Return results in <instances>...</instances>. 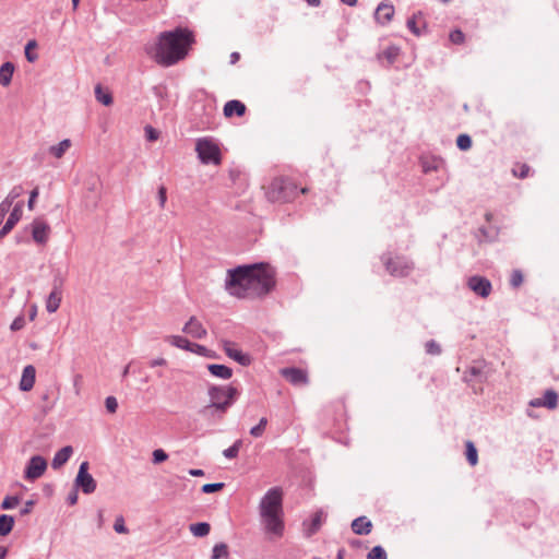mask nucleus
I'll list each match as a JSON object with an SVG mask.
<instances>
[{"label":"nucleus","mask_w":559,"mask_h":559,"mask_svg":"<svg viewBox=\"0 0 559 559\" xmlns=\"http://www.w3.org/2000/svg\"><path fill=\"white\" fill-rule=\"evenodd\" d=\"M73 450L70 445L63 447L60 449L52 459V467L59 468L64 463H67L72 454Z\"/></svg>","instance_id":"27"},{"label":"nucleus","mask_w":559,"mask_h":559,"mask_svg":"<svg viewBox=\"0 0 559 559\" xmlns=\"http://www.w3.org/2000/svg\"><path fill=\"white\" fill-rule=\"evenodd\" d=\"M283 497L281 491H269L262 499L260 504L261 518L272 515H284Z\"/></svg>","instance_id":"6"},{"label":"nucleus","mask_w":559,"mask_h":559,"mask_svg":"<svg viewBox=\"0 0 559 559\" xmlns=\"http://www.w3.org/2000/svg\"><path fill=\"white\" fill-rule=\"evenodd\" d=\"M153 456V463L159 464L165 462L168 459V454L163 449H156L152 453Z\"/></svg>","instance_id":"41"},{"label":"nucleus","mask_w":559,"mask_h":559,"mask_svg":"<svg viewBox=\"0 0 559 559\" xmlns=\"http://www.w3.org/2000/svg\"><path fill=\"white\" fill-rule=\"evenodd\" d=\"M224 484L223 483H213V484H205L201 487V489H223Z\"/></svg>","instance_id":"54"},{"label":"nucleus","mask_w":559,"mask_h":559,"mask_svg":"<svg viewBox=\"0 0 559 559\" xmlns=\"http://www.w3.org/2000/svg\"><path fill=\"white\" fill-rule=\"evenodd\" d=\"M210 403L200 413L203 416L223 418L227 409L234 404L238 390L233 385H211L207 390Z\"/></svg>","instance_id":"3"},{"label":"nucleus","mask_w":559,"mask_h":559,"mask_svg":"<svg viewBox=\"0 0 559 559\" xmlns=\"http://www.w3.org/2000/svg\"><path fill=\"white\" fill-rule=\"evenodd\" d=\"M522 282H523L522 272L520 270L513 271L511 274V277H510L511 286L514 288H518L521 286Z\"/></svg>","instance_id":"42"},{"label":"nucleus","mask_w":559,"mask_h":559,"mask_svg":"<svg viewBox=\"0 0 559 559\" xmlns=\"http://www.w3.org/2000/svg\"><path fill=\"white\" fill-rule=\"evenodd\" d=\"M281 374L295 385L308 383L307 372L299 368H284L281 370Z\"/></svg>","instance_id":"16"},{"label":"nucleus","mask_w":559,"mask_h":559,"mask_svg":"<svg viewBox=\"0 0 559 559\" xmlns=\"http://www.w3.org/2000/svg\"><path fill=\"white\" fill-rule=\"evenodd\" d=\"M267 425V419L262 417L259 424L251 428L250 435L254 438H259L264 433L265 427Z\"/></svg>","instance_id":"35"},{"label":"nucleus","mask_w":559,"mask_h":559,"mask_svg":"<svg viewBox=\"0 0 559 559\" xmlns=\"http://www.w3.org/2000/svg\"><path fill=\"white\" fill-rule=\"evenodd\" d=\"M261 519L269 540H276L284 535V515H272Z\"/></svg>","instance_id":"7"},{"label":"nucleus","mask_w":559,"mask_h":559,"mask_svg":"<svg viewBox=\"0 0 559 559\" xmlns=\"http://www.w3.org/2000/svg\"><path fill=\"white\" fill-rule=\"evenodd\" d=\"M75 484L78 487H82L83 489H95V480L88 473V462L85 461L81 463L75 478Z\"/></svg>","instance_id":"15"},{"label":"nucleus","mask_w":559,"mask_h":559,"mask_svg":"<svg viewBox=\"0 0 559 559\" xmlns=\"http://www.w3.org/2000/svg\"><path fill=\"white\" fill-rule=\"evenodd\" d=\"M456 145L460 150L466 151L472 146V140L467 134H460L456 139Z\"/></svg>","instance_id":"39"},{"label":"nucleus","mask_w":559,"mask_h":559,"mask_svg":"<svg viewBox=\"0 0 559 559\" xmlns=\"http://www.w3.org/2000/svg\"><path fill=\"white\" fill-rule=\"evenodd\" d=\"M468 288L481 298H487L492 290V286L489 280L484 276L474 275L467 280Z\"/></svg>","instance_id":"10"},{"label":"nucleus","mask_w":559,"mask_h":559,"mask_svg":"<svg viewBox=\"0 0 559 559\" xmlns=\"http://www.w3.org/2000/svg\"><path fill=\"white\" fill-rule=\"evenodd\" d=\"M490 371L489 366L485 361H475L467 368L464 378L472 384L481 383L489 379Z\"/></svg>","instance_id":"8"},{"label":"nucleus","mask_w":559,"mask_h":559,"mask_svg":"<svg viewBox=\"0 0 559 559\" xmlns=\"http://www.w3.org/2000/svg\"><path fill=\"white\" fill-rule=\"evenodd\" d=\"M512 173L515 177L524 178V165H519L518 167L513 168Z\"/></svg>","instance_id":"55"},{"label":"nucleus","mask_w":559,"mask_h":559,"mask_svg":"<svg viewBox=\"0 0 559 559\" xmlns=\"http://www.w3.org/2000/svg\"><path fill=\"white\" fill-rule=\"evenodd\" d=\"M189 352L201 355V356H205V357H211V358L214 357V355L212 354V352L210 349H207L205 346L199 345L197 343H191V347H190Z\"/></svg>","instance_id":"36"},{"label":"nucleus","mask_w":559,"mask_h":559,"mask_svg":"<svg viewBox=\"0 0 559 559\" xmlns=\"http://www.w3.org/2000/svg\"><path fill=\"white\" fill-rule=\"evenodd\" d=\"M532 407L544 406L548 409H555L558 405V394L554 390H547L543 399H534L530 401Z\"/></svg>","instance_id":"18"},{"label":"nucleus","mask_w":559,"mask_h":559,"mask_svg":"<svg viewBox=\"0 0 559 559\" xmlns=\"http://www.w3.org/2000/svg\"><path fill=\"white\" fill-rule=\"evenodd\" d=\"M19 502H20V500L17 497L8 496L2 502V508L3 509H12V508L16 507L19 504Z\"/></svg>","instance_id":"43"},{"label":"nucleus","mask_w":559,"mask_h":559,"mask_svg":"<svg viewBox=\"0 0 559 559\" xmlns=\"http://www.w3.org/2000/svg\"><path fill=\"white\" fill-rule=\"evenodd\" d=\"M14 71H15V67L12 62H10V61L4 62L0 67V85L9 86L12 81Z\"/></svg>","instance_id":"25"},{"label":"nucleus","mask_w":559,"mask_h":559,"mask_svg":"<svg viewBox=\"0 0 559 559\" xmlns=\"http://www.w3.org/2000/svg\"><path fill=\"white\" fill-rule=\"evenodd\" d=\"M96 99L105 106H109L112 104L111 94L107 91H104L100 85L95 87Z\"/></svg>","instance_id":"32"},{"label":"nucleus","mask_w":559,"mask_h":559,"mask_svg":"<svg viewBox=\"0 0 559 559\" xmlns=\"http://www.w3.org/2000/svg\"><path fill=\"white\" fill-rule=\"evenodd\" d=\"M394 7L390 3H380L374 12V19L380 24H388L394 15Z\"/></svg>","instance_id":"20"},{"label":"nucleus","mask_w":559,"mask_h":559,"mask_svg":"<svg viewBox=\"0 0 559 559\" xmlns=\"http://www.w3.org/2000/svg\"><path fill=\"white\" fill-rule=\"evenodd\" d=\"M165 341L168 344H170L171 346H175L177 348L185 349L188 352L191 347V342L188 338L180 336V335H168V336H166Z\"/></svg>","instance_id":"28"},{"label":"nucleus","mask_w":559,"mask_h":559,"mask_svg":"<svg viewBox=\"0 0 559 559\" xmlns=\"http://www.w3.org/2000/svg\"><path fill=\"white\" fill-rule=\"evenodd\" d=\"M150 367L151 368H154V367H157V366H166L167 365V360L163 357H158V358H155V359H152L150 362H148Z\"/></svg>","instance_id":"52"},{"label":"nucleus","mask_w":559,"mask_h":559,"mask_svg":"<svg viewBox=\"0 0 559 559\" xmlns=\"http://www.w3.org/2000/svg\"><path fill=\"white\" fill-rule=\"evenodd\" d=\"M61 300H62V294H61V290L58 289V288H55L50 294L49 296L47 297L46 299V302H45V306H46V310L49 312V313H53L56 312L60 305H61Z\"/></svg>","instance_id":"23"},{"label":"nucleus","mask_w":559,"mask_h":559,"mask_svg":"<svg viewBox=\"0 0 559 559\" xmlns=\"http://www.w3.org/2000/svg\"><path fill=\"white\" fill-rule=\"evenodd\" d=\"M189 474L191 476H202L204 474V472L202 469H190Z\"/></svg>","instance_id":"57"},{"label":"nucleus","mask_w":559,"mask_h":559,"mask_svg":"<svg viewBox=\"0 0 559 559\" xmlns=\"http://www.w3.org/2000/svg\"><path fill=\"white\" fill-rule=\"evenodd\" d=\"M37 44L35 40H29L25 46V57L27 61L35 62L38 59V55L34 52Z\"/></svg>","instance_id":"34"},{"label":"nucleus","mask_w":559,"mask_h":559,"mask_svg":"<svg viewBox=\"0 0 559 559\" xmlns=\"http://www.w3.org/2000/svg\"><path fill=\"white\" fill-rule=\"evenodd\" d=\"M426 350L430 355H438L441 353L439 344H437L435 341H429L426 343Z\"/></svg>","instance_id":"45"},{"label":"nucleus","mask_w":559,"mask_h":559,"mask_svg":"<svg viewBox=\"0 0 559 559\" xmlns=\"http://www.w3.org/2000/svg\"><path fill=\"white\" fill-rule=\"evenodd\" d=\"M195 152L202 164L219 165L222 153L218 143L212 138H200L195 143Z\"/></svg>","instance_id":"5"},{"label":"nucleus","mask_w":559,"mask_h":559,"mask_svg":"<svg viewBox=\"0 0 559 559\" xmlns=\"http://www.w3.org/2000/svg\"><path fill=\"white\" fill-rule=\"evenodd\" d=\"M421 20V14L418 13V14H414L411 19H408L407 21V27L409 28V31L412 33H414L415 35H420V29L417 25L418 21Z\"/></svg>","instance_id":"38"},{"label":"nucleus","mask_w":559,"mask_h":559,"mask_svg":"<svg viewBox=\"0 0 559 559\" xmlns=\"http://www.w3.org/2000/svg\"><path fill=\"white\" fill-rule=\"evenodd\" d=\"M72 142L70 139H64L58 144L51 145L48 148V154L55 157L56 159H60L64 156L68 150L71 147Z\"/></svg>","instance_id":"24"},{"label":"nucleus","mask_w":559,"mask_h":559,"mask_svg":"<svg viewBox=\"0 0 559 559\" xmlns=\"http://www.w3.org/2000/svg\"><path fill=\"white\" fill-rule=\"evenodd\" d=\"M274 271L264 264L242 265L227 272L226 290L237 298L260 297L274 287Z\"/></svg>","instance_id":"1"},{"label":"nucleus","mask_w":559,"mask_h":559,"mask_svg":"<svg viewBox=\"0 0 559 559\" xmlns=\"http://www.w3.org/2000/svg\"><path fill=\"white\" fill-rule=\"evenodd\" d=\"M465 449L466 460L472 466H475L478 463V453L475 444L472 441H466Z\"/></svg>","instance_id":"29"},{"label":"nucleus","mask_w":559,"mask_h":559,"mask_svg":"<svg viewBox=\"0 0 559 559\" xmlns=\"http://www.w3.org/2000/svg\"><path fill=\"white\" fill-rule=\"evenodd\" d=\"M145 133L148 141H156L158 139L157 131L150 126L145 128Z\"/></svg>","instance_id":"50"},{"label":"nucleus","mask_w":559,"mask_h":559,"mask_svg":"<svg viewBox=\"0 0 559 559\" xmlns=\"http://www.w3.org/2000/svg\"><path fill=\"white\" fill-rule=\"evenodd\" d=\"M158 200H159L160 207H164L165 203H166V200H167L165 187H160L159 188V190H158Z\"/></svg>","instance_id":"51"},{"label":"nucleus","mask_w":559,"mask_h":559,"mask_svg":"<svg viewBox=\"0 0 559 559\" xmlns=\"http://www.w3.org/2000/svg\"><path fill=\"white\" fill-rule=\"evenodd\" d=\"M210 524L205 522L190 525V531L194 536L202 537L210 533Z\"/></svg>","instance_id":"33"},{"label":"nucleus","mask_w":559,"mask_h":559,"mask_svg":"<svg viewBox=\"0 0 559 559\" xmlns=\"http://www.w3.org/2000/svg\"><path fill=\"white\" fill-rule=\"evenodd\" d=\"M207 369L212 376L224 379V380H228L233 376L231 368H229L225 365L212 364V365L207 366Z\"/></svg>","instance_id":"26"},{"label":"nucleus","mask_w":559,"mask_h":559,"mask_svg":"<svg viewBox=\"0 0 559 559\" xmlns=\"http://www.w3.org/2000/svg\"><path fill=\"white\" fill-rule=\"evenodd\" d=\"M272 202H289L298 195V189L294 181L286 178H275L266 192Z\"/></svg>","instance_id":"4"},{"label":"nucleus","mask_w":559,"mask_h":559,"mask_svg":"<svg viewBox=\"0 0 559 559\" xmlns=\"http://www.w3.org/2000/svg\"><path fill=\"white\" fill-rule=\"evenodd\" d=\"M228 556V548L225 544H217L213 548L212 559L226 558Z\"/></svg>","instance_id":"37"},{"label":"nucleus","mask_w":559,"mask_h":559,"mask_svg":"<svg viewBox=\"0 0 559 559\" xmlns=\"http://www.w3.org/2000/svg\"><path fill=\"white\" fill-rule=\"evenodd\" d=\"M105 405H106L107 411L111 414L116 413V411L118 408V402H117L116 397H114V396L106 397Z\"/></svg>","instance_id":"44"},{"label":"nucleus","mask_w":559,"mask_h":559,"mask_svg":"<svg viewBox=\"0 0 559 559\" xmlns=\"http://www.w3.org/2000/svg\"><path fill=\"white\" fill-rule=\"evenodd\" d=\"M245 112H246L245 104L239 100H236V99L227 102L224 106V116L226 118H230L234 115L241 117L245 115Z\"/></svg>","instance_id":"21"},{"label":"nucleus","mask_w":559,"mask_h":559,"mask_svg":"<svg viewBox=\"0 0 559 559\" xmlns=\"http://www.w3.org/2000/svg\"><path fill=\"white\" fill-rule=\"evenodd\" d=\"M311 7H318L320 4V0H305Z\"/></svg>","instance_id":"58"},{"label":"nucleus","mask_w":559,"mask_h":559,"mask_svg":"<svg viewBox=\"0 0 559 559\" xmlns=\"http://www.w3.org/2000/svg\"><path fill=\"white\" fill-rule=\"evenodd\" d=\"M76 501H78V495H76V492H72V493H70V495H69V497H68V502H69V504H70V506H73V504H75V503H76Z\"/></svg>","instance_id":"56"},{"label":"nucleus","mask_w":559,"mask_h":559,"mask_svg":"<svg viewBox=\"0 0 559 559\" xmlns=\"http://www.w3.org/2000/svg\"><path fill=\"white\" fill-rule=\"evenodd\" d=\"M50 227L43 219H35L32 223V237L35 242L45 245L49 239Z\"/></svg>","instance_id":"13"},{"label":"nucleus","mask_w":559,"mask_h":559,"mask_svg":"<svg viewBox=\"0 0 559 559\" xmlns=\"http://www.w3.org/2000/svg\"><path fill=\"white\" fill-rule=\"evenodd\" d=\"M238 451H239V443H235L234 445L229 447L228 449H226L224 451V455L225 457L227 459H234L237 456L238 454Z\"/></svg>","instance_id":"49"},{"label":"nucleus","mask_w":559,"mask_h":559,"mask_svg":"<svg viewBox=\"0 0 559 559\" xmlns=\"http://www.w3.org/2000/svg\"><path fill=\"white\" fill-rule=\"evenodd\" d=\"M322 524V512H316L312 516L310 524L306 528L308 536L313 535Z\"/></svg>","instance_id":"31"},{"label":"nucleus","mask_w":559,"mask_h":559,"mask_svg":"<svg viewBox=\"0 0 559 559\" xmlns=\"http://www.w3.org/2000/svg\"><path fill=\"white\" fill-rule=\"evenodd\" d=\"M23 214V203L20 202L15 204L12 212L9 215V218L7 219L5 224L3 225L2 229L0 230V238L4 237L7 234H9L13 227L16 225V223L21 219Z\"/></svg>","instance_id":"17"},{"label":"nucleus","mask_w":559,"mask_h":559,"mask_svg":"<svg viewBox=\"0 0 559 559\" xmlns=\"http://www.w3.org/2000/svg\"><path fill=\"white\" fill-rule=\"evenodd\" d=\"M450 40L453 44H462L464 41V34L460 29L450 33Z\"/></svg>","instance_id":"47"},{"label":"nucleus","mask_w":559,"mask_h":559,"mask_svg":"<svg viewBox=\"0 0 559 559\" xmlns=\"http://www.w3.org/2000/svg\"><path fill=\"white\" fill-rule=\"evenodd\" d=\"M38 197V190L37 189H34L32 192H31V195H29V200H28V209L29 210H33L34 209V204H35V200L36 198Z\"/></svg>","instance_id":"53"},{"label":"nucleus","mask_w":559,"mask_h":559,"mask_svg":"<svg viewBox=\"0 0 559 559\" xmlns=\"http://www.w3.org/2000/svg\"><path fill=\"white\" fill-rule=\"evenodd\" d=\"M182 331L193 338L202 340L207 335V331L203 323L197 318L191 317L183 325Z\"/></svg>","instance_id":"14"},{"label":"nucleus","mask_w":559,"mask_h":559,"mask_svg":"<svg viewBox=\"0 0 559 559\" xmlns=\"http://www.w3.org/2000/svg\"><path fill=\"white\" fill-rule=\"evenodd\" d=\"M46 468L47 462L43 456H33L25 467L24 477L29 480L37 479L45 473Z\"/></svg>","instance_id":"11"},{"label":"nucleus","mask_w":559,"mask_h":559,"mask_svg":"<svg viewBox=\"0 0 559 559\" xmlns=\"http://www.w3.org/2000/svg\"><path fill=\"white\" fill-rule=\"evenodd\" d=\"M14 520L12 516L2 514L0 516V535L5 536L8 535L13 527Z\"/></svg>","instance_id":"30"},{"label":"nucleus","mask_w":559,"mask_h":559,"mask_svg":"<svg viewBox=\"0 0 559 559\" xmlns=\"http://www.w3.org/2000/svg\"><path fill=\"white\" fill-rule=\"evenodd\" d=\"M129 368H130V366H129V365H127V366L124 367L123 372H122V376H123V377H127V376H128V373H129Z\"/></svg>","instance_id":"61"},{"label":"nucleus","mask_w":559,"mask_h":559,"mask_svg":"<svg viewBox=\"0 0 559 559\" xmlns=\"http://www.w3.org/2000/svg\"><path fill=\"white\" fill-rule=\"evenodd\" d=\"M222 348L224 349L225 354L237 361L238 364L242 366H248L251 362V359L248 355L243 354L241 349L237 346L236 343L228 341V340H222L221 341Z\"/></svg>","instance_id":"12"},{"label":"nucleus","mask_w":559,"mask_h":559,"mask_svg":"<svg viewBox=\"0 0 559 559\" xmlns=\"http://www.w3.org/2000/svg\"><path fill=\"white\" fill-rule=\"evenodd\" d=\"M24 325H25V319H24L23 316H20V317L15 318L13 320V322L11 323L10 329L12 331H19V330L23 329Z\"/></svg>","instance_id":"48"},{"label":"nucleus","mask_w":559,"mask_h":559,"mask_svg":"<svg viewBox=\"0 0 559 559\" xmlns=\"http://www.w3.org/2000/svg\"><path fill=\"white\" fill-rule=\"evenodd\" d=\"M79 2H80V0H72L73 8H74V9H76V7L79 5Z\"/></svg>","instance_id":"62"},{"label":"nucleus","mask_w":559,"mask_h":559,"mask_svg":"<svg viewBox=\"0 0 559 559\" xmlns=\"http://www.w3.org/2000/svg\"><path fill=\"white\" fill-rule=\"evenodd\" d=\"M35 378H36V370L34 368V366L28 365V366L24 367L22 377L20 380V384H19L20 390L24 391V392L31 391L34 388Z\"/></svg>","instance_id":"19"},{"label":"nucleus","mask_w":559,"mask_h":559,"mask_svg":"<svg viewBox=\"0 0 559 559\" xmlns=\"http://www.w3.org/2000/svg\"><path fill=\"white\" fill-rule=\"evenodd\" d=\"M344 3L348 4V5H354L356 4L357 0H342Z\"/></svg>","instance_id":"60"},{"label":"nucleus","mask_w":559,"mask_h":559,"mask_svg":"<svg viewBox=\"0 0 559 559\" xmlns=\"http://www.w3.org/2000/svg\"><path fill=\"white\" fill-rule=\"evenodd\" d=\"M114 528L119 534H126L128 532L124 525V519L122 516H118L115 521Z\"/></svg>","instance_id":"46"},{"label":"nucleus","mask_w":559,"mask_h":559,"mask_svg":"<svg viewBox=\"0 0 559 559\" xmlns=\"http://www.w3.org/2000/svg\"><path fill=\"white\" fill-rule=\"evenodd\" d=\"M193 33L185 27L162 32L146 47V53L162 67H171L183 60L194 44Z\"/></svg>","instance_id":"2"},{"label":"nucleus","mask_w":559,"mask_h":559,"mask_svg":"<svg viewBox=\"0 0 559 559\" xmlns=\"http://www.w3.org/2000/svg\"><path fill=\"white\" fill-rule=\"evenodd\" d=\"M367 559H386V554L382 547H373L367 555Z\"/></svg>","instance_id":"40"},{"label":"nucleus","mask_w":559,"mask_h":559,"mask_svg":"<svg viewBox=\"0 0 559 559\" xmlns=\"http://www.w3.org/2000/svg\"><path fill=\"white\" fill-rule=\"evenodd\" d=\"M388 272L393 276H407L414 269V264L405 258H389L384 262Z\"/></svg>","instance_id":"9"},{"label":"nucleus","mask_w":559,"mask_h":559,"mask_svg":"<svg viewBox=\"0 0 559 559\" xmlns=\"http://www.w3.org/2000/svg\"><path fill=\"white\" fill-rule=\"evenodd\" d=\"M352 530L357 535H367L372 530V523L366 516H359L352 522Z\"/></svg>","instance_id":"22"},{"label":"nucleus","mask_w":559,"mask_h":559,"mask_svg":"<svg viewBox=\"0 0 559 559\" xmlns=\"http://www.w3.org/2000/svg\"><path fill=\"white\" fill-rule=\"evenodd\" d=\"M15 197H19V193H15V195H9L8 198L13 200Z\"/></svg>","instance_id":"63"},{"label":"nucleus","mask_w":559,"mask_h":559,"mask_svg":"<svg viewBox=\"0 0 559 559\" xmlns=\"http://www.w3.org/2000/svg\"><path fill=\"white\" fill-rule=\"evenodd\" d=\"M230 58H231V63H235L239 59V53L238 52H233Z\"/></svg>","instance_id":"59"},{"label":"nucleus","mask_w":559,"mask_h":559,"mask_svg":"<svg viewBox=\"0 0 559 559\" xmlns=\"http://www.w3.org/2000/svg\"><path fill=\"white\" fill-rule=\"evenodd\" d=\"M306 191H307V190H306L305 188H302V189L300 190V192H301V193H306Z\"/></svg>","instance_id":"64"}]
</instances>
